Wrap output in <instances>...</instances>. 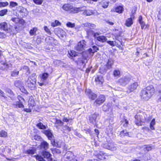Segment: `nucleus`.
Returning <instances> with one entry per match:
<instances>
[{"mask_svg": "<svg viewBox=\"0 0 161 161\" xmlns=\"http://www.w3.org/2000/svg\"><path fill=\"white\" fill-rule=\"evenodd\" d=\"M154 89L153 86H147L141 91L140 96L142 99L148 100L153 94Z\"/></svg>", "mask_w": 161, "mask_h": 161, "instance_id": "f257e3e1", "label": "nucleus"}, {"mask_svg": "<svg viewBox=\"0 0 161 161\" xmlns=\"http://www.w3.org/2000/svg\"><path fill=\"white\" fill-rule=\"evenodd\" d=\"M36 74H32L29 77L25 83V85L29 88H33L35 86L36 83Z\"/></svg>", "mask_w": 161, "mask_h": 161, "instance_id": "f03ea898", "label": "nucleus"}, {"mask_svg": "<svg viewBox=\"0 0 161 161\" xmlns=\"http://www.w3.org/2000/svg\"><path fill=\"white\" fill-rule=\"evenodd\" d=\"M0 29L7 33H10L12 31L11 25L5 22L0 24Z\"/></svg>", "mask_w": 161, "mask_h": 161, "instance_id": "7ed1b4c3", "label": "nucleus"}, {"mask_svg": "<svg viewBox=\"0 0 161 161\" xmlns=\"http://www.w3.org/2000/svg\"><path fill=\"white\" fill-rule=\"evenodd\" d=\"M131 79L127 76H124L119 79L118 80V83L120 85L123 86H125L130 81Z\"/></svg>", "mask_w": 161, "mask_h": 161, "instance_id": "20e7f679", "label": "nucleus"}, {"mask_svg": "<svg viewBox=\"0 0 161 161\" xmlns=\"http://www.w3.org/2000/svg\"><path fill=\"white\" fill-rule=\"evenodd\" d=\"M86 42L84 40L80 41L78 43L75 47V49L79 51H83L85 48L86 47Z\"/></svg>", "mask_w": 161, "mask_h": 161, "instance_id": "39448f33", "label": "nucleus"}, {"mask_svg": "<svg viewBox=\"0 0 161 161\" xmlns=\"http://www.w3.org/2000/svg\"><path fill=\"white\" fill-rule=\"evenodd\" d=\"M16 10L23 17H26L28 14V12L27 9L22 6H18Z\"/></svg>", "mask_w": 161, "mask_h": 161, "instance_id": "423d86ee", "label": "nucleus"}, {"mask_svg": "<svg viewBox=\"0 0 161 161\" xmlns=\"http://www.w3.org/2000/svg\"><path fill=\"white\" fill-rule=\"evenodd\" d=\"M138 85L139 84L137 82H134L133 83L130 84L128 86V90L127 91V93H129L137 89Z\"/></svg>", "mask_w": 161, "mask_h": 161, "instance_id": "0eeeda50", "label": "nucleus"}, {"mask_svg": "<svg viewBox=\"0 0 161 161\" xmlns=\"http://www.w3.org/2000/svg\"><path fill=\"white\" fill-rule=\"evenodd\" d=\"M86 8V7L85 6H82L78 8L73 7L72 6L70 13L73 14L77 13L83 11Z\"/></svg>", "mask_w": 161, "mask_h": 161, "instance_id": "6e6552de", "label": "nucleus"}, {"mask_svg": "<svg viewBox=\"0 0 161 161\" xmlns=\"http://www.w3.org/2000/svg\"><path fill=\"white\" fill-rule=\"evenodd\" d=\"M105 98L103 95H100L95 101L94 103L97 105H100L105 101Z\"/></svg>", "mask_w": 161, "mask_h": 161, "instance_id": "1a4fd4ad", "label": "nucleus"}, {"mask_svg": "<svg viewBox=\"0 0 161 161\" xmlns=\"http://www.w3.org/2000/svg\"><path fill=\"white\" fill-rule=\"evenodd\" d=\"M98 116V114L94 113L90 115L88 119V121L90 123L94 125L96 123V119L97 117Z\"/></svg>", "mask_w": 161, "mask_h": 161, "instance_id": "9d476101", "label": "nucleus"}, {"mask_svg": "<svg viewBox=\"0 0 161 161\" xmlns=\"http://www.w3.org/2000/svg\"><path fill=\"white\" fill-rule=\"evenodd\" d=\"M95 81L97 85L100 86L103 81V76L101 75H97L95 78Z\"/></svg>", "mask_w": 161, "mask_h": 161, "instance_id": "9b49d317", "label": "nucleus"}, {"mask_svg": "<svg viewBox=\"0 0 161 161\" xmlns=\"http://www.w3.org/2000/svg\"><path fill=\"white\" fill-rule=\"evenodd\" d=\"M18 99L19 102L16 103V104H14V105H15V107L16 108L18 107L19 108H23L24 106L23 104L22 103L24 101V98L20 96H19L18 97Z\"/></svg>", "mask_w": 161, "mask_h": 161, "instance_id": "f8f14e48", "label": "nucleus"}, {"mask_svg": "<svg viewBox=\"0 0 161 161\" xmlns=\"http://www.w3.org/2000/svg\"><path fill=\"white\" fill-rule=\"evenodd\" d=\"M86 92L88 95L89 98L92 100H93L97 97V95L95 93H93L91 90L89 89H86Z\"/></svg>", "mask_w": 161, "mask_h": 161, "instance_id": "ddd939ff", "label": "nucleus"}, {"mask_svg": "<svg viewBox=\"0 0 161 161\" xmlns=\"http://www.w3.org/2000/svg\"><path fill=\"white\" fill-rule=\"evenodd\" d=\"M108 156V154L103 152H100L98 155V157L99 159L103 160L107 159Z\"/></svg>", "mask_w": 161, "mask_h": 161, "instance_id": "4468645a", "label": "nucleus"}, {"mask_svg": "<svg viewBox=\"0 0 161 161\" xmlns=\"http://www.w3.org/2000/svg\"><path fill=\"white\" fill-rule=\"evenodd\" d=\"M40 147L41 149L46 151L49 148V144L46 142L43 141L41 143Z\"/></svg>", "mask_w": 161, "mask_h": 161, "instance_id": "2eb2a0df", "label": "nucleus"}, {"mask_svg": "<svg viewBox=\"0 0 161 161\" xmlns=\"http://www.w3.org/2000/svg\"><path fill=\"white\" fill-rule=\"evenodd\" d=\"M72 5L68 3L64 4L62 7V9L65 11H70V13Z\"/></svg>", "mask_w": 161, "mask_h": 161, "instance_id": "dca6fc26", "label": "nucleus"}, {"mask_svg": "<svg viewBox=\"0 0 161 161\" xmlns=\"http://www.w3.org/2000/svg\"><path fill=\"white\" fill-rule=\"evenodd\" d=\"M65 158L68 159V160L70 161L74 158L73 153L70 151L67 152L64 156Z\"/></svg>", "mask_w": 161, "mask_h": 161, "instance_id": "f3484780", "label": "nucleus"}, {"mask_svg": "<svg viewBox=\"0 0 161 161\" xmlns=\"http://www.w3.org/2000/svg\"><path fill=\"white\" fill-rule=\"evenodd\" d=\"M133 19H134L133 16L127 19L125 21V25L127 27L131 26L133 23Z\"/></svg>", "mask_w": 161, "mask_h": 161, "instance_id": "a211bd4d", "label": "nucleus"}, {"mask_svg": "<svg viewBox=\"0 0 161 161\" xmlns=\"http://www.w3.org/2000/svg\"><path fill=\"white\" fill-rule=\"evenodd\" d=\"M43 133L45 134L48 138V139L51 140L53 136V134L49 130H45L43 131Z\"/></svg>", "mask_w": 161, "mask_h": 161, "instance_id": "6ab92c4d", "label": "nucleus"}, {"mask_svg": "<svg viewBox=\"0 0 161 161\" xmlns=\"http://www.w3.org/2000/svg\"><path fill=\"white\" fill-rule=\"evenodd\" d=\"M97 40L101 42H104L107 41L106 37L103 36H100L96 37Z\"/></svg>", "mask_w": 161, "mask_h": 161, "instance_id": "aec40b11", "label": "nucleus"}, {"mask_svg": "<svg viewBox=\"0 0 161 161\" xmlns=\"http://www.w3.org/2000/svg\"><path fill=\"white\" fill-rule=\"evenodd\" d=\"M110 145H109V148L108 149V150L111 151H115L118 148L116 145L114 144L113 143L110 142Z\"/></svg>", "mask_w": 161, "mask_h": 161, "instance_id": "412c9836", "label": "nucleus"}, {"mask_svg": "<svg viewBox=\"0 0 161 161\" xmlns=\"http://www.w3.org/2000/svg\"><path fill=\"white\" fill-rule=\"evenodd\" d=\"M86 9L84 10L83 14L84 15L86 16H90L94 14L92 10L89 9L85 10Z\"/></svg>", "mask_w": 161, "mask_h": 161, "instance_id": "4be33fe9", "label": "nucleus"}, {"mask_svg": "<svg viewBox=\"0 0 161 161\" xmlns=\"http://www.w3.org/2000/svg\"><path fill=\"white\" fill-rule=\"evenodd\" d=\"M114 61L112 59L110 58L108 60V62L106 64V66L108 69H110L111 68L113 64Z\"/></svg>", "mask_w": 161, "mask_h": 161, "instance_id": "5701e85b", "label": "nucleus"}, {"mask_svg": "<svg viewBox=\"0 0 161 161\" xmlns=\"http://www.w3.org/2000/svg\"><path fill=\"white\" fill-rule=\"evenodd\" d=\"M36 149L34 148H32L31 149H29L26 151L25 153L26 154L30 155H32L36 153Z\"/></svg>", "mask_w": 161, "mask_h": 161, "instance_id": "b1692460", "label": "nucleus"}, {"mask_svg": "<svg viewBox=\"0 0 161 161\" xmlns=\"http://www.w3.org/2000/svg\"><path fill=\"white\" fill-rule=\"evenodd\" d=\"M56 126L57 128H58L59 126H62L64 125V123L60 120L57 119L56 120L55 123Z\"/></svg>", "mask_w": 161, "mask_h": 161, "instance_id": "393cba45", "label": "nucleus"}, {"mask_svg": "<svg viewBox=\"0 0 161 161\" xmlns=\"http://www.w3.org/2000/svg\"><path fill=\"white\" fill-rule=\"evenodd\" d=\"M49 76V74L47 73H44L42 74L40 77L42 81L46 80Z\"/></svg>", "mask_w": 161, "mask_h": 161, "instance_id": "a878e982", "label": "nucleus"}, {"mask_svg": "<svg viewBox=\"0 0 161 161\" xmlns=\"http://www.w3.org/2000/svg\"><path fill=\"white\" fill-rule=\"evenodd\" d=\"M84 27H88L90 29H92L95 27V25L93 24H90L88 23H86L83 24Z\"/></svg>", "mask_w": 161, "mask_h": 161, "instance_id": "bb28decb", "label": "nucleus"}, {"mask_svg": "<svg viewBox=\"0 0 161 161\" xmlns=\"http://www.w3.org/2000/svg\"><path fill=\"white\" fill-rule=\"evenodd\" d=\"M37 31L36 28H33L30 30L29 32L31 36L36 35V32Z\"/></svg>", "mask_w": 161, "mask_h": 161, "instance_id": "cd10ccee", "label": "nucleus"}, {"mask_svg": "<svg viewBox=\"0 0 161 161\" xmlns=\"http://www.w3.org/2000/svg\"><path fill=\"white\" fill-rule=\"evenodd\" d=\"M115 9V11L119 14L122 13L124 10V8L123 7L121 6L117 7Z\"/></svg>", "mask_w": 161, "mask_h": 161, "instance_id": "c85d7f7f", "label": "nucleus"}, {"mask_svg": "<svg viewBox=\"0 0 161 161\" xmlns=\"http://www.w3.org/2000/svg\"><path fill=\"white\" fill-rule=\"evenodd\" d=\"M115 39L116 40L118 41L119 42H117V43H116L117 46L119 47H120V45H122L121 39L120 38V37L116 36L115 37Z\"/></svg>", "mask_w": 161, "mask_h": 161, "instance_id": "c756f323", "label": "nucleus"}, {"mask_svg": "<svg viewBox=\"0 0 161 161\" xmlns=\"http://www.w3.org/2000/svg\"><path fill=\"white\" fill-rule=\"evenodd\" d=\"M22 84V81L20 80H16L14 82V85L17 87H20Z\"/></svg>", "mask_w": 161, "mask_h": 161, "instance_id": "7c9ffc66", "label": "nucleus"}, {"mask_svg": "<svg viewBox=\"0 0 161 161\" xmlns=\"http://www.w3.org/2000/svg\"><path fill=\"white\" fill-rule=\"evenodd\" d=\"M120 71L118 69H116L113 72V74L114 76H119L120 75Z\"/></svg>", "mask_w": 161, "mask_h": 161, "instance_id": "2f4dec72", "label": "nucleus"}, {"mask_svg": "<svg viewBox=\"0 0 161 161\" xmlns=\"http://www.w3.org/2000/svg\"><path fill=\"white\" fill-rule=\"evenodd\" d=\"M155 119H153L152 120V121H151L150 125V128L152 130H155L154 125H155Z\"/></svg>", "mask_w": 161, "mask_h": 161, "instance_id": "473e14b6", "label": "nucleus"}, {"mask_svg": "<svg viewBox=\"0 0 161 161\" xmlns=\"http://www.w3.org/2000/svg\"><path fill=\"white\" fill-rule=\"evenodd\" d=\"M7 136V133L3 130L0 131V137H5Z\"/></svg>", "mask_w": 161, "mask_h": 161, "instance_id": "72a5a7b5", "label": "nucleus"}, {"mask_svg": "<svg viewBox=\"0 0 161 161\" xmlns=\"http://www.w3.org/2000/svg\"><path fill=\"white\" fill-rule=\"evenodd\" d=\"M135 119H136L135 120V123L136 125H140V119L139 118L138 116L136 115L135 116Z\"/></svg>", "mask_w": 161, "mask_h": 161, "instance_id": "f704fd0d", "label": "nucleus"}, {"mask_svg": "<svg viewBox=\"0 0 161 161\" xmlns=\"http://www.w3.org/2000/svg\"><path fill=\"white\" fill-rule=\"evenodd\" d=\"M107 42L108 43L112 46H117L116 43H117V42L116 41H114V42L113 41H107Z\"/></svg>", "mask_w": 161, "mask_h": 161, "instance_id": "c9c22d12", "label": "nucleus"}, {"mask_svg": "<svg viewBox=\"0 0 161 161\" xmlns=\"http://www.w3.org/2000/svg\"><path fill=\"white\" fill-rule=\"evenodd\" d=\"M101 5L103 8H106L108 6V2L104 1L101 3Z\"/></svg>", "mask_w": 161, "mask_h": 161, "instance_id": "e433bc0d", "label": "nucleus"}, {"mask_svg": "<svg viewBox=\"0 0 161 161\" xmlns=\"http://www.w3.org/2000/svg\"><path fill=\"white\" fill-rule=\"evenodd\" d=\"M110 145V142H105L102 144V146L103 148L108 149L109 148V145Z\"/></svg>", "mask_w": 161, "mask_h": 161, "instance_id": "4c0bfd02", "label": "nucleus"}, {"mask_svg": "<svg viewBox=\"0 0 161 161\" xmlns=\"http://www.w3.org/2000/svg\"><path fill=\"white\" fill-rule=\"evenodd\" d=\"M152 148V146L150 145H146L145 146L144 148L145 151H147V152L151 150Z\"/></svg>", "mask_w": 161, "mask_h": 161, "instance_id": "58836bf2", "label": "nucleus"}, {"mask_svg": "<svg viewBox=\"0 0 161 161\" xmlns=\"http://www.w3.org/2000/svg\"><path fill=\"white\" fill-rule=\"evenodd\" d=\"M69 54L70 56L73 57H75L77 56V54L76 53L72 50V51H70V52H69Z\"/></svg>", "mask_w": 161, "mask_h": 161, "instance_id": "ea45409f", "label": "nucleus"}, {"mask_svg": "<svg viewBox=\"0 0 161 161\" xmlns=\"http://www.w3.org/2000/svg\"><path fill=\"white\" fill-rule=\"evenodd\" d=\"M33 1L36 4L41 5L43 2V0H33Z\"/></svg>", "mask_w": 161, "mask_h": 161, "instance_id": "a19ab883", "label": "nucleus"}, {"mask_svg": "<svg viewBox=\"0 0 161 161\" xmlns=\"http://www.w3.org/2000/svg\"><path fill=\"white\" fill-rule=\"evenodd\" d=\"M19 73V71L15 70L12 72L11 75L13 77H15L18 75Z\"/></svg>", "mask_w": 161, "mask_h": 161, "instance_id": "79ce46f5", "label": "nucleus"}, {"mask_svg": "<svg viewBox=\"0 0 161 161\" xmlns=\"http://www.w3.org/2000/svg\"><path fill=\"white\" fill-rule=\"evenodd\" d=\"M18 5V4L14 2L11 1L10 2V7L11 8L14 7Z\"/></svg>", "mask_w": 161, "mask_h": 161, "instance_id": "37998d69", "label": "nucleus"}, {"mask_svg": "<svg viewBox=\"0 0 161 161\" xmlns=\"http://www.w3.org/2000/svg\"><path fill=\"white\" fill-rule=\"evenodd\" d=\"M8 11L6 9H4L0 11V16H3L7 13Z\"/></svg>", "mask_w": 161, "mask_h": 161, "instance_id": "c03bdc74", "label": "nucleus"}, {"mask_svg": "<svg viewBox=\"0 0 161 161\" xmlns=\"http://www.w3.org/2000/svg\"><path fill=\"white\" fill-rule=\"evenodd\" d=\"M60 24L58 21L55 20L54 22H53L51 23V26L53 27H55L59 25Z\"/></svg>", "mask_w": 161, "mask_h": 161, "instance_id": "a18cd8bd", "label": "nucleus"}, {"mask_svg": "<svg viewBox=\"0 0 161 161\" xmlns=\"http://www.w3.org/2000/svg\"><path fill=\"white\" fill-rule=\"evenodd\" d=\"M8 5V3L6 2H0V8L6 6Z\"/></svg>", "mask_w": 161, "mask_h": 161, "instance_id": "49530a36", "label": "nucleus"}, {"mask_svg": "<svg viewBox=\"0 0 161 161\" xmlns=\"http://www.w3.org/2000/svg\"><path fill=\"white\" fill-rule=\"evenodd\" d=\"M66 25L68 27L73 28L75 26V24L74 23H72L70 22H68L66 24Z\"/></svg>", "mask_w": 161, "mask_h": 161, "instance_id": "de8ad7c7", "label": "nucleus"}, {"mask_svg": "<svg viewBox=\"0 0 161 161\" xmlns=\"http://www.w3.org/2000/svg\"><path fill=\"white\" fill-rule=\"evenodd\" d=\"M37 126L40 129H44L45 128V126L43 125L41 123L38 124Z\"/></svg>", "mask_w": 161, "mask_h": 161, "instance_id": "09e8293b", "label": "nucleus"}, {"mask_svg": "<svg viewBox=\"0 0 161 161\" xmlns=\"http://www.w3.org/2000/svg\"><path fill=\"white\" fill-rule=\"evenodd\" d=\"M11 20L15 23H18L19 21V19L18 18H13L11 19Z\"/></svg>", "mask_w": 161, "mask_h": 161, "instance_id": "8fccbe9b", "label": "nucleus"}, {"mask_svg": "<svg viewBox=\"0 0 161 161\" xmlns=\"http://www.w3.org/2000/svg\"><path fill=\"white\" fill-rule=\"evenodd\" d=\"M44 30L45 31L46 33H47V34L50 35L51 34V32L48 27L47 26H44Z\"/></svg>", "mask_w": 161, "mask_h": 161, "instance_id": "3c124183", "label": "nucleus"}, {"mask_svg": "<svg viewBox=\"0 0 161 161\" xmlns=\"http://www.w3.org/2000/svg\"><path fill=\"white\" fill-rule=\"evenodd\" d=\"M34 138L36 140H39L41 139V137L40 136L38 135H36L34 136Z\"/></svg>", "mask_w": 161, "mask_h": 161, "instance_id": "603ef678", "label": "nucleus"}, {"mask_svg": "<svg viewBox=\"0 0 161 161\" xmlns=\"http://www.w3.org/2000/svg\"><path fill=\"white\" fill-rule=\"evenodd\" d=\"M20 90L21 91L25 93H26L27 92V91L24 88L23 86H21L20 88Z\"/></svg>", "mask_w": 161, "mask_h": 161, "instance_id": "864d4df0", "label": "nucleus"}, {"mask_svg": "<svg viewBox=\"0 0 161 161\" xmlns=\"http://www.w3.org/2000/svg\"><path fill=\"white\" fill-rule=\"evenodd\" d=\"M140 23L141 25V28L142 29H143L144 28H146V27H145L146 25H145V23L143 21L141 22Z\"/></svg>", "mask_w": 161, "mask_h": 161, "instance_id": "5fc2aeb1", "label": "nucleus"}, {"mask_svg": "<svg viewBox=\"0 0 161 161\" xmlns=\"http://www.w3.org/2000/svg\"><path fill=\"white\" fill-rule=\"evenodd\" d=\"M53 142L54 143V144H53V145H54L55 146H56L57 147H61V144H59L58 143H59L58 142V143L57 142L56 143L55 141H54Z\"/></svg>", "mask_w": 161, "mask_h": 161, "instance_id": "6e6d98bb", "label": "nucleus"}, {"mask_svg": "<svg viewBox=\"0 0 161 161\" xmlns=\"http://www.w3.org/2000/svg\"><path fill=\"white\" fill-rule=\"evenodd\" d=\"M64 130H67L68 131H70L71 130V127H69L67 126H64Z\"/></svg>", "mask_w": 161, "mask_h": 161, "instance_id": "4d7b16f0", "label": "nucleus"}, {"mask_svg": "<svg viewBox=\"0 0 161 161\" xmlns=\"http://www.w3.org/2000/svg\"><path fill=\"white\" fill-rule=\"evenodd\" d=\"M92 48L93 50V52H97V51L98 50V48L96 46H94L92 47Z\"/></svg>", "mask_w": 161, "mask_h": 161, "instance_id": "13d9d810", "label": "nucleus"}, {"mask_svg": "<svg viewBox=\"0 0 161 161\" xmlns=\"http://www.w3.org/2000/svg\"><path fill=\"white\" fill-rule=\"evenodd\" d=\"M7 148V147L6 146L5 147H2L0 149V151H1L2 153H3L5 151V149H6Z\"/></svg>", "mask_w": 161, "mask_h": 161, "instance_id": "bf43d9fd", "label": "nucleus"}, {"mask_svg": "<svg viewBox=\"0 0 161 161\" xmlns=\"http://www.w3.org/2000/svg\"><path fill=\"white\" fill-rule=\"evenodd\" d=\"M5 35L4 33L0 32V38H4L5 37Z\"/></svg>", "mask_w": 161, "mask_h": 161, "instance_id": "052dcab7", "label": "nucleus"}, {"mask_svg": "<svg viewBox=\"0 0 161 161\" xmlns=\"http://www.w3.org/2000/svg\"><path fill=\"white\" fill-rule=\"evenodd\" d=\"M127 131L125 130H123L120 132V135L121 136H124V135H125Z\"/></svg>", "mask_w": 161, "mask_h": 161, "instance_id": "680f3d73", "label": "nucleus"}, {"mask_svg": "<svg viewBox=\"0 0 161 161\" xmlns=\"http://www.w3.org/2000/svg\"><path fill=\"white\" fill-rule=\"evenodd\" d=\"M157 75L159 79L161 80V71H159L157 73Z\"/></svg>", "mask_w": 161, "mask_h": 161, "instance_id": "e2e57ef3", "label": "nucleus"}, {"mask_svg": "<svg viewBox=\"0 0 161 161\" xmlns=\"http://www.w3.org/2000/svg\"><path fill=\"white\" fill-rule=\"evenodd\" d=\"M20 24H21L22 25H24L25 23V21L24 20L22 19H19V22Z\"/></svg>", "mask_w": 161, "mask_h": 161, "instance_id": "0e129e2a", "label": "nucleus"}, {"mask_svg": "<svg viewBox=\"0 0 161 161\" xmlns=\"http://www.w3.org/2000/svg\"><path fill=\"white\" fill-rule=\"evenodd\" d=\"M7 92L11 95H13V92L10 89H8L7 90Z\"/></svg>", "mask_w": 161, "mask_h": 161, "instance_id": "69168bd1", "label": "nucleus"}, {"mask_svg": "<svg viewBox=\"0 0 161 161\" xmlns=\"http://www.w3.org/2000/svg\"><path fill=\"white\" fill-rule=\"evenodd\" d=\"M62 120L64 122H68L69 121V119L66 117L63 118Z\"/></svg>", "mask_w": 161, "mask_h": 161, "instance_id": "338daca9", "label": "nucleus"}, {"mask_svg": "<svg viewBox=\"0 0 161 161\" xmlns=\"http://www.w3.org/2000/svg\"><path fill=\"white\" fill-rule=\"evenodd\" d=\"M24 111L27 112H31V110L29 108H24Z\"/></svg>", "mask_w": 161, "mask_h": 161, "instance_id": "774afa93", "label": "nucleus"}]
</instances>
